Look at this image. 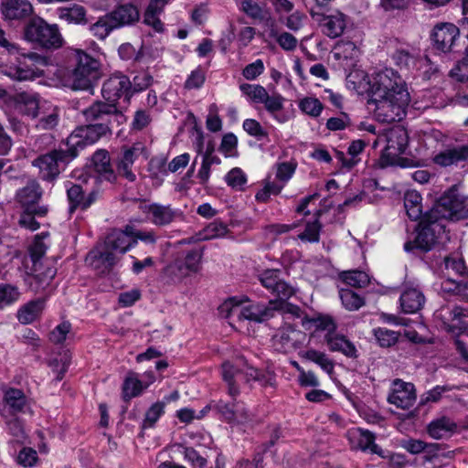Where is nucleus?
I'll list each match as a JSON object with an SVG mask.
<instances>
[{"label": "nucleus", "mask_w": 468, "mask_h": 468, "mask_svg": "<svg viewBox=\"0 0 468 468\" xmlns=\"http://www.w3.org/2000/svg\"><path fill=\"white\" fill-rule=\"evenodd\" d=\"M301 324L305 330L324 331L326 335L333 334L336 329L334 319L328 314H317L312 317L304 315L302 317Z\"/></svg>", "instance_id": "30"}, {"label": "nucleus", "mask_w": 468, "mask_h": 468, "mask_svg": "<svg viewBox=\"0 0 468 468\" xmlns=\"http://www.w3.org/2000/svg\"><path fill=\"white\" fill-rule=\"evenodd\" d=\"M373 335L381 347H389L394 346L399 339V334L396 331L378 327L373 330Z\"/></svg>", "instance_id": "54"}, {"label": "nucleus", "mask_w": 468, "mask_h": 468, "mask_svg": "<svg viewBox=\"0 0 468 468\" xmlns=\"http://www.w3.org/2000/svg\"><path fill=\"white\" fill-rule=\"evenodd\" d=\"M424 303L425 297L417 288L405 289L399 297L400 308L405 314L417 313L423 307Z\"/></svg>", "instance_id": "29"}, {"label": "nucleus", "mask_w": 468, "mask_h": 468, "mask_svg": "<svg viewBox=\"0 0 468 468\" xmlns=\"http://www.w3.org/2000/svg\"><path fill=\"white\" fill-rule=\"evenodd\" d=\"M284 98L280 94L270 95L268 92L261 104L264 105L266 111L279 123L289 121V115L283 111Z\"/></svg>", "instance_id": "32"}, {"label": "nucleus", "mask_w": 468, "mask_h": 468, "mask_svg": "<svg viewBox=\"0 0 468 468\" xmlns=\"http://www.w3.org/2000/svg\"><path fill=\"white\" fill-rule=\"evenodd\" d=\"M41 197V187L35 181L29 182L26 186L19 189L16 196V200L24 208H28L29 207L37 205Z\"/></svg>", "instance_id": "36"}, {"label": "nucleus", "mask_w": 468, "mask_h": 468, "mask_svg": "<svg viewBox=\"0 0 468 468\" xmlns=\"http://www.w3.org/2000/svg\"><path fill=\"white\" fill-rule=\"evenodd\" d=\"M388 401L397 408L408 410L411 408L416 401L414 386L411 383L404 382L400 379L394 380L391 392L388 397Z\"/></svg>", "instance_id": "20"}, {"label": "nucleus", "mask_w": 468, "mask_h": 468, "mask_svg": "<svg viewBox=\"0 0 468 468\" xmlns=\"http://www.w3.org/2000/svg\"><path fill=\"white\" fill-rule=\"evenodd\" d=\"M270 36L274 37L279 46L285 51L294 50L297 47L298 40L291 33L283 32L279 34L275 30H271Z\"/></svg>", "instance_id": "63"}, {"label": "nucleus", "mask_w": 468, "mask_h": 468, "mask_svg": "<svg viewBox=\"0 0 468 468\" xmlns=\"http://www.w3.org/2000/svg\"><path fill=\"white\" fill-rule=\"evenodd\" d=\"M72 159L69 157L68 148L54 150L35 159L33 165L38 167L42 179L52 181L64 169L66 164Z\"/></svg>", "instance_id": "11"}, {"label": "nucleus", "mask_w": 468, "mask_h": 468, "mask_svg": "<svg viewBox=\"0 0 468 468\" xmlns=\"http://www.w3.org/2000/svg\"><path fill=\"white\" fill-rule=\"evenodd\" d=\"M144 388H145L143 382L138 378V376L135 373H129L122 386L124 399H130L139 396Z\"/></svg>", "instance_id": "45"}, {"label": "nucleus", "mask_w": 468, "mask_h": 468, "mask_svg": "<svg viewBox=\"0 0 468 468\" xmlns=\"http://www.w3.org/2000/svg\"><path fill=\"white\" fill-rule=\"evenodd\" d=\"M144 147L141 144H134L131 147H124L121 156L116 162V176H122L129 182H133L136 179L135 174L132 168L134 161L143 152Z\"/></svg>", "instance_id": "21"}, {"label": "nucleus", "mask_w": 468, "mask_h": 468, "mask_svg": "<svg viewBox=\"0 0 468 468\" xmlns=\"http://www.w3.org/2000/svg\"><path fill=\"white\" fill-rule=\"evenodd\" d=\"M131 90L130 79L126 75L117 72L104 81L101 93L103 98L109 101L108 103L115 104L116 100L124 96L125 102L129 104L132 98Z\"/></svg>", "instance_id": "14"}, {"label": "nucleus", "mask_w": 468, "mask_h": 468, "mask_svg": "<svg viewBox=\"0 0 468 468\" xmlns=\"http://www.w3.org/2000/svg\"><path fill=\"white\" fill-rule=\"evenodd\" d=\"M86 190L80 185H72L67 190V197L69 202V212L72 213L76 208L82 209L84 195Z\"/></svg>", "instance_id": "57"}, {"label": "nucleus", "mask_w": 468, "mask_h": 468, "mask_svg": "<svg viewBox=\"0 0 468 468\" xmlns=\"http://www.w3.org/2000/svg\"><path fill=\"white\" fill-rule=\"evenodd\" d=\"M444 265L449 272L452 271L458 278H467V269L462 258L454 255L445 257Z\"/></svg>", "instance_id": "59"}, {"label": "nucleus", "mask_w": 468, "mask_h": 468, "mask_svg": "<svg viewBox=\"0 0 468 468\" xmlns=\"http://www.w3.org/2000/svg\"><path fill=\"white\" fill-rule=\"evenodd\" d=\"M259 372L258 369L252 367L246 366L244 368H238L229 362H225L222 365V377L227 384L228 394L231 398L239 396L240 382L255 381Z\"/></svg>", "instance_id": "13"}, {"label": "nucleus", "mask_w": 468, "mask_h": 468, "mask_svg": "<svg viewBox=\"0 0 468 468\" xmlns=\"http://www.w3.org/2000/svg\"><path fill=\"white\" fill-rule=\"evenodd\" d=\"M228 402L219 399L215 402L214 410L220 415L221 419L228 423L245 424L251 420V416L242 401L236 400Z\"/></svg>", "instance_id": "16"}, {"label": "nucleus", "mask_w": 468, "mask_h": 468, "mask_svg": "<svg viewBox=\"0 0 468 468\" xmlns=\"http://www.w3.org/2000/svg\"><path fill=\"white\" fill-rule=\"evenodd\" d=\"M57 15L60 20L68 24L85 25L88 23L86 9L80 5L74 4L70 6L58 7Z\"/></svg>", "instance_id": "34"}, {"label": "nucleus", "mask_w": 468, "mask_h": 468, "mask_svg": "<svg viewBox=\"0 0 468 468\" xmlns=\"http://www.w3.org/2000/svg\"><path fill=\"white\" fill-rule=\"evenodd\" d=\"M464 161H468V144L446 148L433 157V162L443 167L457 165Z\"/></svg>", "instance_id": "26"}, {"label": "nucleus", "mask_w": 468, "mask_h": 468, "mask_svg": "<svg viewBox=\"0 0 468 468\" xmlns=\"http://www.w3.org/2000/svg\"><path fill=\"white\" fill-rule=\"evenodd\" d=\"M225 181L231 188L242 191L247 184V176L241 168L234 167L225 176Z\"/></svg>", "instance_id": "55"}, {"label": "nucleus", "mask_w": 468, "mask_h": 468, "mask_svg": "<svg viewBox=\"0 0 468 468\" xmlns=\"http://www.w3.org/2000/svg\"><path fill=\"white\" fill-rule=\"evenodd\" d=\"M1 12L5 20L21 21L29 17L34 8L28 0H3Z\"/></svg>", "instance_id": "24"}, {"label": "nucleus", "mask_w": 468, "mask_h": 468, "mask_svg": "<svg viewBox=\"0 0 468 468\" xmlns=\"http://www.w3.org/2000/svg\"><path fill=\"white\" fill-rule=\"evenodd\" d=\"M114 252V250L107 249L104 245L103 249H95L91 250L89 253L87 260L96 268H99L101 264L105 268H111L116 261Z\"/></svg>", "instance_id": "40"}, {"label": "nucleus", "mask_w": 468, "mask_h": 468, "mask_svg": "<svg viewBox=\"0 0 468 468\" xmlns=\"http://www.w3.org/2000/svg\"><path fill=\"white\" fill-rule=\"evenodd\" d=\"M238 5L252 19L263 21L267 16V12L254 0H238Z\"/></svg>", "instance_id": "47"}, {"label": "nucleus", "mask_w": 468, "mask_h": 468, "mask_svg": "<svg viewBox=\"0 0 468 468\" xmlns=\"http://www.w3.org/2000/svg\"><path fill=\"white\" fill-rule=\"evenodd\" d=\"M346 26V16L342 13L325 16L322 24L323 32L331 38L340 37Z\"/></svg>", "instance_id": "39"}, {"label": "nucleus", "mask_w": 468, "mask_h": 468, "mask_svg": "<svg viewBox=\"0 0 468 468\" xmlns=\"http://www.w3.org/2000/svg\"><path fill=\"white\" fill-rule=\"evenodd\" d=\"M19 289L12 284H0V308L10 305L20 298Z\"/></svg>", "instance_id": "56"}, {"label": "nucleus", "mask_w": 468, "mask_h": 468, "mask_svg": "<svg viewBox=\"0 0 468 468\" xmlns=\"http://www.w3.org/2000/svg\"><path fill=\"white\" fill-rule=\"evenodd\" d=\"M91 167L96 174V177L93 178L94 182L97 181V179L111 183L115 182L116 173L112 167L111 157L108 151L104 149L97 150L91 157Z\"/></svg>", "instance_id": "23"}, {"label": "nucleus", "mask_w": 468, "mask_h": 468, "mask_svg": "<svg viewBox=\"0 0 468 468\" xmlns=\"http://www.w3.org/2000/svg\"><path fill=\"white\" fill-rule=\"evenodd\" d=\"M366 146V143L363 140H355L353 141L347 150L350 158H346L342 152L337 153V158L341 161L342 165L347 168H352L355 165L357 164L358 159L356 156L361 154Z\"/></svg>", "instance_id": "44"}, {"label": "nucleus", "mask_w": 468, "mask_h": 468, "mask_svg": "<svg viewBox=\"0 0 468 468\" xmlns=\"http://www.w3.org/2000/svg\"><path fill=\"white\" fill-rule=\"evenodd\" d=\"M325 342L332 352H340L347 357L356 358L357 350L355 345L346 336L335 334L325 335Z\"/></svg>", "instance_id": "31"}, {"label": "nucleus", "mask_w": 468, "mask_h": 468, "mask_svg": "<svg viewBox=\"0 0 468 468\" xmlns=\"http://www.w3.org/2000/svg\"><path fill=\"white\" fill-rule=\"evenodd\" d=\"M71 359L69 351H63L49 360L48 366L57 373L56 379L60 381L68 370Z\"/></svg>", "instance_id": "46"}, {"label": "nucleus", "mask_w": 468, "mask_h": 468, "mask_svg": "<svg viewBox=\"0 0 468 468\" xmlns=\"http://www.w3.org/2000/svg\"><path fill=\"white\" fill-rule=\"evenodd\" d=\"M303 357L317 364L327 374H332L334 371L333 361L323 352L309 349L303 354Z\"/></svg>", "instance_id": "50"}, {"label": "nucleus", "mask_w": 468, "mask_h": 468, "mask_svg": "<svg viewBox=\"0 0 468 468\" xmlns=\"http://www.w3.org/2000/svg\"><path fill=\"white\" fill-rule=\"evenodd\" d=\"M42 101L36 93L20 92L15 98V108L22 115L37 119Z\"/></svg>", "instance_id": "25"}, {"label": "nucleus", "mask_w": 468, "mask_h": 468, "mask_svg": "<svg viewBox=\"0 0 468 468\" xmlns=\"http://www.w3.org/2000/svg\"><path fill=\"white\" fill-rule=\"evenodd\" d=\"M243 130L250 136L261 141L268 137V132L255 119H246L242 123Z\"/></svg>", "instance_id": "61"}, {"label": "nucleus", "mask_w": 468, "mask_h": 468, "mask_svg": "<svg viewBox=\"0 0 468 468\" xmlns=\"http://www.w3.org/2000/svg\"><path fill=\"white\" fill-rule=\"evenodd\" d=\"M456 429V424L447 417H441L432 420L427 427L428 434L435 439L441 440L450 436Z\"/></svg>", "instance_id": "38"}, {"label": "nucleus", "mask_w": 468, "mask_h": 468, "mask_svg": "<svg viewBox=\"0 0 468 468\" xmlns=\"http://www.w3.org/2000/svg\"><path fill=\"white\" fill-rule=\"evenodd\" d=\"M239 90L251 103L255 104H261L267 94L266 89L258 84L243 83L239 85Z\"/></svg>", "instance_id": "48"}, {"label": "nucleus", "mask_w": 468, "mask_h": 468, "mask_svg": "<svg viewBox=\"0 0 468 468\" xmlns=\"http://www.w3.org/2000/svg\"><path fill=\"white\" fill-rule=\"evenodd\" d=\"M246 303H249L247 297H231L220 305L219 311L230 323L244 320L260 323L271 316V307L260 303L244 305Z\"/></svg>", "instance_id": "7"}, {"label": "nucleus", "mask_w": 468, "mask_h": 468, "mask_svg": "<svg viewBox=\"0 0 468 468\" xmlns=\"http://www.w3.org/2000/svg\"><path fill=\"white\" fill-rule=\"evenodd\" d=\"M367 76L368 104L374 105V113L381 122L401 121L407 113L410 95L404 80L390 68L375 70Z\"/></svg>", "instance_id": "1"}, {"label": "nucleus", "mask_w": 468, "mask_h": 468, "mask_svg": "<svg viewBox=\"0 0 468 468\" xmlns=\"http://www.w3.org/2000/svg\"><path fill=\"white\" fill-rule=\"evenodd\" d=\"M182 449L180 452L184 455L185 459L189 462L193 468H204L207 464V460L202 457L195 449L180 445Z\"/></svg>", "instance_id": "64"}, {"label": "nucleus", "mask_w": 468, "mask_h": 468, "mask_svg": "<svg viewBox=\"0 0 468 468\" xmlns=\"http://www.w3.org/2000/svg\"><path fill=\"white\" fill-rule=\"evenodd\" d=\"M428 217H434L440 220H459L468 218V196L461 192L457 186H452L428 211Z\"/></svg>", "instance_id": "4"}, {"label": "nucleus", "mask_w": 468, "mask_h": 468, "mask_svg": "<svg viewBox=\"0 0 468 468\" xmlns=\"http://www.w3.org/2000/svg\"><path fill=\"white\" fill-rule=\"evenodd\" d=\"M132 81L131 96L147 90L154 82V78L147 70L137 71Z\"/></svg>", "instance_id": "53"}, {"label": "nucleus", "mask_w": 468, "mask_h": 468, "mask_svg": "<svg viewBox=\"0 0 468 468\" xmlns=\"http://www.w3.org/2000/svg\"><path fill=\"white\" fill-rule=\"evenodd\" d=\"M387 145L381 154V163L383 165H393L400 154H404L409 143L407 131L395 126L387 131L385 134Z\"/></svg>", "instance_id": "12"}, {"label": "nucleus", "mask_w": 468, "mask_h": 468, "mask_svg": "<svg viewBox=\"0 0 468 468\" xmlns=\"http://www.w3.org/2000/svg\"><path fill=\"white\" fill-rule=\"evenodd\" d=\"M55 275L56 270L54 268L48 267L42 273L27 275L26 283L28 285L32 292L37 293L43 292L49 288Z\"/></svg>", "instance_id": "37"}, {"label": "nucleus", "mask_w": 468, "mask_h": 468, "mask_svg": "<svg viewBox=\"0 0 468 468\" xmlns=\"http://www.w3.org/2000/svg\"><path fill=\"white\" fill-rule=\"evenodd\" d=\"M441 287L443 292L463 294L468 290V278L449 277L441 282Z\"/></svg>", "instance_id": "51"}, {"label": "nucleus", "mask_w": 468, "mask_h": 468, "mask_svg": "<svg viewBox=\"0 0 468 468\" xmlns=\"http://www.w3.org/2000/svg\"><path fill=\"white\" fill-rule=\"evenodd\" d=\"M45 308V299L38 298L21 306L17 312V319L21 324H29L39 317Z\"/></svg>", "instance_id": "35"}, {"label": "nucleus", "mask_w": 468, "mask_h": 468, "mask_svg": "<svg viewBox=\"0 0 468 468\" xmlns=\"http://www.w3.org/2000/svg\"><path fill=\"white\" fill-rule=\"evenodd\" d=\"M136 245V239H131L121 229L112 230L105 239L107 249L123 254Z\"/></svg>", "instance_id": "33"}, {"label": "nucleus", "mask_w": 468, "mask_h": 468, "mask_svg": "<svg viewBox=\"0 0 468 468\" xmlns=\"http://www.w3.org/2000/svg\"><path fill=\"white\" fill-rule=\"evenodd\" d=\"M139 208L154 225L158 227L169 225L181 216L180 210L171 205L144 202L140 204Z\"/></svg>", "instance_id": "17"}, {"label": "nucleus", "mask_w": 468, "mask_h": 468, "mask_svg": "<svg viewBox=\"0 0 468 468\" xmlns=\"http://www.w3.org/2000/svg\"><path fill=\"white\" fill-rule=\"evenodd\" d=\"M89 125L76 128L66 140L70 158L78 156L80 151L91 145L102 136L111 133L114 126L126 122L127 118L116 104L96 101L82 112Z\"/></svg>", "instance_id": "2"}, {"label": "nucleus", "mask_w": 468, "mask_h": 468, "mask_svg": "<svg viewBox=\"0 0 468 468\" xmlns=\"http://www.w3.org/2000/svg\"><path fill=\"white\" fill-rule=\"evenodd\" d=\"M0 47L5 48L10 54H17L16 66L0 65V73L16 80H29L43 75L39 67L48 65V58L35 52L20 53L19 47L10 42L5 31L0 28Z\"/></svg>", "instance_id": "3"}, {"label": "nucleus", "mask_w": 468, "mask_h": 468, "mask_svg": "<svg viewBox=\"0 0 468 468\" xmlns=\"http://www.w3.org/2000/svg\"><path fill=\"white\" fill-rule=\"evenodd\" d=\"M340 278L346 284L356 288H363L369 283V276L361 271H343Z\"/></svg>", "instance_id": "49"}, {"label": "nucleus", "mask_w": 468, "mask_h": 468, "mask_svg": "<svg viewBox=\"0 0 468 468\" xmlns=\"http://www.w3.org/2000/svg\"><path fill=\"white\" fill-rule=\"evenodd\" d=\"M444 229L445 227L441 220L434 217H428L427 211L419 223V230L415 240L405 243V250L410 251L414 248L422 251L431 250L438 242L441 235L444 233Z\"/></svg>", "instance_id": "8"}, {"label": "nucleus", "mask_w": 468, "mask_h": 468, "mask_svg": "<svg viewBox=\"0 0 468 468\" xmlns=\"http://www.w3.org/2000/svg\"><path fill=\"white\" fill-rule=\"evenodd\" d=\"M279 270H266L260 275V282L271 293L281 300L290 298L293 294V289L280 277Z\"/></svg>", "instance_id": "22"}, {"label": "nucleus", "mask_w": 468, "mask_h": 468, "mask_svg": "<svg viewBox=\"0 0 468 468\" xmlns=\"http://www.w3.org/2000/svg\"><path fill=\"white\" fill-rule=\"evenodd\" d=\"M116 29L110 15L107 13L90 27L91 34L99 39H105L110 33Z\"/></svg>", "instance_id": "43"}, {"label": "nucleus", "mask_w": 468, "mask_h": 468, "mask_svg": "<svg viewBox=\"0 0 468 468\" xmlns=\"http://www.w3.org/2000/svg\"><path fill=\"white\" fill-rule=\"evenodd\" d=\"M434 318L438 321L440 325L449 332H453L455 329L462 330L468 327V310L460 306H441L434 313Z\"/></svg>", "instance_id": "15"}, {"label": "nucleus", "mask_w": 468, "mask_h": 468, "mask_svg": "<svg viewBox=\"0 0 468 468\" xmlns=\"http://www.w3.org/2000/svg\"><path fill=\"white\" fill-rule=\"evenodd\" d=\"M340 299L348 311H356L365 304L364 299L349 289H341Z\"/></svg>", "instance_id": "52"}, {"label": "nucleus", "mask_w": 468, "mask_h": 468, "mask_svg": "<svg viewBox=\"0 0 468 468\" xmlns=\"http://www.w3.org/2000/svg\"><path fill=\"white\" fill-rule=\"evenodd\" d=\"M431 39L437 51L444 54L456 52L459 48L460 28L452 23H438L431 32Z\"/></svg>", "instance_id": "10"}, {"label": "nucleus", "mask_w": 468, "mask_h": 468, "mask_svg": "<svg viewBox=\"0 0 468 468\" xmlns=\"http://www.w3.org/2000/svg\"><path fill=\"white\" fill-rule=\"evenodd\" d=\"M77 66L72 73L74 90H90L98 76L99 63L83 51L77 50Z\"/></svg>", "instance_id": "9"}, {"label": "nucleus", "mask_w": 468, "mask_h": 468, "mask_svg": "<svg viewBox=\"0 0 468 468\" xmlns=\"http://www.w3.org/2000/svg\"><path fill=\"white\" fill-rule=\"evenodd\" d=\"M36 129L38 131H49L56 128L59 122L58 109L47 101H42L39 115L37 117Z\"/></svg>", "instance_id": "28"}, {"label": "nucleus", "mask_w": 468, "mask_h": 468, "mask_svg": "<svg viewBox=\"0 0 468 468\" xmlns=\"http://www.w3.org/2000/svg\"><path fill=\"white\" fill-rule=\"evenodd\" d=\"M26 40L45 49H58L64 44V38L57 24H48L42 17L35 16L24 29Z\"/></svg>", "instance_id": "6"}, {"label": "nucleus", "mask_w": 468, "mask_h": 468, "mask_svg": "<svg viewBox=\"0 0 468 468\" xmlns=\"http://www.w3.org/2000/svg\"><path fill=\"white\" fill-rule=\"evenodd\" d=\"M203 253L199 250H189L167 264L162 272V280L167 285H179L191 274L201 269Z\"/></svg>", "instance_id": "5"}, {"label": "nucleus", "mask_w": 468, "mask_h": 468, "mask_svg": "<svg viewBox=\"0 0 468 468\" xmlns=\"http://www.w3.org/2000/svg\"><path fill=\"white\" fill-rule=\"evenodd\" d=\"M421 196L417 191H408L404 197V207L409 218L412 220L421 219Z\"/></svg>", "instance_id": "41"}, {"label": "nucleus", "mask_w": 468, "mask_h": 468, "mask_svg": "<svg viewBox=\"0 0 468 468\" xmlns=\"http://www.w3.org/2000/svg\"><path fill=\"white\" fill-rule=\"evenodd\" d=\"M299 108L304 113L313 117H317L323 111V104L316 98L306 97L300 101Z\"/></svg>", "instance_id": "62"}, {"label": "nucleus", "mask_w": 468, "mask_h": 468, "mask_svg": "<svg viewBox=\"0 0 468 468\" xmlns=\"http://www.w3.org/2000/svg\"><path fill=\"white\" fill-rule=\"evenodd\" d=\"M347 437L351 448L371 454L384 455V450L375 443V435L367 430L355 428L349 430Z\"/></svg>", "instance_id": "19"}, {"label": "nucleus", "mask_w": 468, "mask_h": 468, "mask_svg": "<svg viewBox=\"0 0 468 468\" xmlns=\"http://www.w3.org/2000/svg\"><path fill=\"white\" fill-rule=\"evenodd\" d=\"M116 28L131 26L139 20V11L135 5L127 4L117 6L108 13Z\"/></svg>", "instance_id": "27"}, {"label": "nucleus", "mask_w": 468, "mask_h": 468, "mask_svg": "<svg viewBox=\"0 0 468 468\" xmlns=\"http://www.w3.org/2000/svg\"><path fill=\"white\" fill-rule=\"evenodd\" d=\"M305 340V334L288 324L278 329L272 337L274 348L282 353H289L299 348Z\"/></svg>", "instance_id": "18"}, {"label": "nucleus", "mask_w": 468, "mask_h": 468, "mask_svg": "<svg viewBox=\"0 0 468 468\" xmlns=\"http://www.w3.org/2000/svg\"><path fill=\"white\" fill-rule=\"evenodd\" d=\"M165 413V403L155 402L145 412V417L142 424L143 429L154 427L159 418Z\"/></svg>", "instance_id": "58"}, {"label": "nucleus", "mask_w": 468, "mask_h": 468, "mask_svg": "<svg viewBox=\"0 0 468 468\" xmlns=\"http://www.w3.org/2000/svg\"><path fill=\"white\" fill-rule=\"evenodd\" d=\"M5 401L14 413L24 412L27 407V400L24 392L17 388L6 390Z\"/></svg>", "instance_id": "42"}, {"label": "nucleus", "mask_w": 468, "mask_h": 468, "mask_svg": "<svg viewBox=\"0 0 468 468\" xmlns=\"http://www.w3.org/2000/svg\"><path fill=\"white\" fill-rule=\"evenodd\" d=\"M320 211L317 212V218L313 222H308L305 226L303 232L299 234V239L308 242H318L320 238L321 224L319 223L318 216Z\"/></svg>", "instance_id": "60"}]
</instances>
